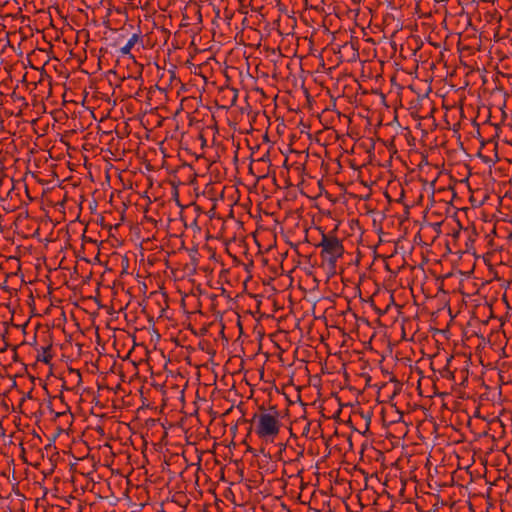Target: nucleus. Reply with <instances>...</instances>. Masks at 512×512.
Segmentation results:
<instances>
[{
  "mask_svg": "<svg viewBox=\"0 0 512 512\" xmlns=\"http://www.w3.org/2000/svg\"><path fill=\"white\" fill-rule=\"evenodd\" d=\"M255 432L259 438L273 442L280 431L277 412H263L254 416Z\"/></svg>",
  "mask_w": 512,
  "mask_h": 512,
  "instance_id": "obj_1",
  "label": "nucleus"
},
{
  "mask_svg": "<svg viewBox=\"0 0 512 512\" xmlns=\"http://www.w3.org/2000/svg\"><path fill=\"white\" fill-rule=\"evenodd\" d=\"M318 246L322 248L321 257L333 266L344 253L341 241L334 236L323 234Z\"/></svg>",
  "mask_w": 512,
  "mask_h": 512,
  "instance_id": "obj_2",
  "label": "nucleus"
},
{
  "mask_svg": "<svg viewBox=\"0 0 512 512\" xmlns=\"http://www.w3.org/2000/svg\"><path fill=\"white\" fill-rule=\"evenodd\" d=\"M138 42V35L133 34L131 38L127 41V43L120 48V53L122 55H129L132 48L135 46V44Z\"/></svg>",
  "mask_w": 512,
  "mask_h": 512,
  "instance_id": "obj_3",
  "label": "nucleus"
},
{
  "mask_svg": "<svg viewBox=\"0 0 512 512\" xmlns=\"http://www.w3.org/2000/svg\"><path fill=\"white\" fill-rule=\"evenodd\" d=\"M44 361H45V362H48V361H49V360H48V358H47V356H44Z\"/></svg>",
  "mask_w": 512,
  "mask_h": 512,
  "instance_id": "obj_4",
  "label": "nucleus"
}]
</instances>
